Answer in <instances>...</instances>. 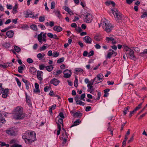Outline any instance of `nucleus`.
<instances>
[{"label":"nucleus","mask_w":147,"mask_h":147,"mask_svg":"<svg viewBox=\"0 0 147 147\" xmlns=\"http://www.w3.org/2000/svg\"><path fill=\"white\" fill-rule=\"evenodd\" d=\"M1 146H5L7 147H8L9 146V145L8 144H6L5 142H2L1 144Z\"/></svg>","instance_id":"nucleus-51"},{"label":"nucleus","mask_w":147,"mask_h":147,"mask_svg":"<svg viewBox=\"0 0 147 147\" xmlns=\"http://www.w3.org/2000/svg\"><path fill=\"white\" fill-rule=\"evenodd\" d=\"M129 55L130 58L134 60H135L136 58L134 55V51L131 49L129 51Z\"/></svg>","instance_id":"nucleus-13"},{"label":"nucleus","mask_w":147,"mask_h":147,"mask_svg":"<svg viewBox=\"0 0 147 147\" xmlns=\"http://www.w3.org/2000/svg\"><path fill=\"white\" fill-rule=\"evenodd\" d=\"M76 30L77 32H81L82 31V29L80 27H78L77 28H76Z\"/></svg>","instance_id":"nucleus-59"},{"label":"nucleus","mask_w":147,"mask_h":147,"mask_svg":"<svg viewBox=\"0 0 147 147\" xmlns=\"http://www.w3.org/2000/svg\"><path fill=\"white\" fill-rule=\"evenodd\" d=\"M29 17H30L31 18H32L34 17V16L32 15V12L29 13L28 12H27V13L25 17L26 18H27Z\"/></svg>","instance_id":"nucleus-27"},{"label":"nucleus","mask_w":147,"mask_h":147,"mask_svg":"<svg viewBox=\"0 0 147 147\" xmlns=\"http://www.w3.org/2000/svg\"><path fill=\"white\" fill-rule=\"evenodd\" d=\"M134 1V0H126V3L127 4L130 5Z\"/></svg>","instance_id":"nucleus-60"},{"label":"nucleus","mask_w":147,"mask_h":147,"mask_svg":"<svg viewBox=\"0 0 147 147\" xmlns=\"http://www.w3.org/2000/svg\"><path fill=\"white\" fill-rule=\"evenodd\" d=\"M55 3L54 1H52L51 3V9H53L55 8Z\"/></svg>","instance_id":"nucleus-42"},{"label":"nucleus","mask_w":147,"mask_h":147,"mask_svg":"<svg viewBox=\"0 0 147 147\" xmlns=\"http://www.w3.org/2000/svg\"><path fill=\"white\" fill-rule=\"evenodd\" d=\"M6 133L11 136H15L17 134L16 130L13 128H9L6 130Z\"/></svg>","instance_id":"nucleus-6"},{"label":"nucleus","mask_w":147,"mask_h":147,"mask_svg":"<svg viewBox=\"0 0 147 147\" xmlns=\"http://www.w3.org/2000/svg\"><path fill=\"white\" fill-rule=\"evenodd\" d=\"M3 46L6 48H9L10 47V44L9 43L5 42Z\"/></svg>","instance_id":"nucleus-45"},{"label":"nucleus","mask_w":147,"mask_h":147,"mask_svg":"<svg viewBox=\"0 0 147 147\" xmlns=\"http://www.w3.org/2000/svg\"><path fill=\"white\" fill-rule=\"evenodd\" d=\"M64 60V57H62L61 58L58 59L57 61V63H61L62 62H63Z\"/></svg>","instance_id":"nucleus-32"},{"label":"nucleus","mask_w":147,"mask_h":147,"mask_svg":"<svg viewBox=\"0 0 147 147\" xmlns=\"http://www.w3.org/2000/svg\"><path fill=\"white\" fill-rule=\"evenodd\" d=\"M85 97V93L82 94L80 98L81 99L83 100L84 101V98Z\"/></svg>","instance_id":"nucleus-57"},{"label":"nucleus","mask_w":147,"mask_h":147,"mask_svg":"<svg viewBox=\"0 0 147 147\" xmlns=\"http://www.w3.org/2000/svg\"><path fill=\"white\" fill-rule=\"evenodd\" d=\"M73 115L74 117H81L82 116V113H80L77 112L76 113H73Z\"/></svg>","instance_id":"nucleus-22"},{"label":"nucleus","mask_w":147,"mask_h":147,"mask_svg":"<svg viewBox=\"0 0 147 147\" xmlns=\"http://www.w3.org/2000/svg\"><path fill=\"white\" fill-rule=\"evenodd\" d=\"M53 30L57 32H60L62 30V28L59 26H55L53 28Z\"/></svg>","instance_id":"nucleus-15"},{"label":"nucleus","mask_w":147,"mask_h":147,"mask_svg":"<svg viewBox=\"0 0 147 147\" xmlns=\"http://www.w3.org/2000/svg\"><path fill=\"white\" fill-rule=\"evenodd\" d=\"M30 28L33 30H37V26L36 25L34 24H33L31 25L30 26Z\"/></svg>","instance_id":"nucleus-29"},{"label":"nucleus","mask_w":147,"mask_h":147,"mask_svg":"<svg viewBox=\"0 0 147 147\" xmlns=\"http://www.w3.org/2000/svg\"><path fill=\"white\" fill-rule=\"evenodd\" d=\"M14 34V32L11 30L7 31L6 33V35L9 38H12L13 37Z\"/></svg>","instance_id":"nucleus-14"},{"label":"nucleus","mask_w":147,"mask_h":147,"mask_svg":"<svg viewBox=\"0 0 147 147\" xmlns=\"http://www.w3.org/2000/svg\"><path fill=\"white\" fill-rule=\"evenodd\" d=\"M45 56V54L44 53H39L37 55L38 58H39V60L42 59L43 57Z\"/></svg>","instance_id":"nucleus-24"},{"label":"nucleus","mask_w":147,"mask_h":147,"mask_svg":"<svg viewBox=\"0 0 147 147\" xmlns=\"http://www.w3.org/2000/svg\"><path fill=\"white\" fill-rule=\"evenodd\" d=\"M48 45L47 44H44L42 47L40 48L39 50L40 51H42L45 50L48 47Z\"/></svg>","instance_id":"nucleus-21"},{"label":"nucleus","mask_w":147,"mask_h":147,"mask_svg":"<svg viewBox=\"0 0 147 147\" xmlns=\"http://www.w3.org/2000/svg\"><path fill=\"white\" fill-rule=\"evenodd\" d=\"M54 12H55V13L57 17L60 18L61 17V15L60 13V11L58 10H54Z\"/></svg>","instance_id":"nucleus-20"},{"label":"nucleus","mask_w":147,"mask_h":147,"mask_svg":"<svg viewBox=\"0 0 147 147\" xmlns=\"http://www.w3.org/2000/svg\"><path fill=\"white\" fill-rule=\"evenodd\" d=\"M77 105H80L84 106L85 105V103L81 101L80 100L78 101V102L77 103Z\"/></svg>","instance_id":"nucleus-48"},{"label":"nucleus","mask_w":147,"mask_h":147,"mask_svg":"<svg viewBox=\"0 0 147 147\" xmlns=\"http://www.w3.org/2000/svg\"><path fill=\"white\" fill-rule=\"evenodd\" d=\"M46 66L44 65L43 64H42L40 65L39 66V69L41 70H42L44 69V68L45 67L46 68Z\"/></svg>","instance_id":"nucleus-52"},{"label":"nucleus","mask_w":147,"mask_h":147,"mask_svg":"<svg viewBox=\"0 0 147 147\" xmlns=\"http://www.w3.org/2000/svg\"><path fill=\"white\" fill-rule=\"evenodd\" d=\"M46 33H45L44 34H43V35H42V38H43L42 39V41H44L45 42H46V41L47 40L46 39Z\"/></svg>","instance_id":"nucleus-39"},{"label":"nucleus","mask_w":147,"mask_h":147,"mask_svg":"<svg viewBox=\"0 0 147 147\" xmlns=\"http://www.w3.org/2000/svg\"><path fill=\"white\" fill-rule=\"evenodd\" d=\"M13 117L16 119H23L25 116L23 113V109L21 106L17 107L13 113Z\"/></svg>","instance_id":"nucleus-2"},{"label":"nucleus","mask_w":147,"mask_h":147,"mask_svg":"<svg viewBox=\"0 0 147 147\" xmlns=\"http://www.w3.org/2000/svg\"><path fill=\"white\" fill-rule=\"evenodd\" d=\"M75 71L78 72H81L82 73L84 71L83 69L80 68H76L75 69Z\"/></svg>","instance_id":"nucleus-34"},{"label":"nucleus","mask_w":147,"mask_h":147,"mask_svg":"<svg viewBox=\"0 0 147 147\" xmlns=\"http://www.w3.org/2000/svg\"><path fill=\"white\" fill-rule=\"evenodd\" d=\"M26 88L27 90H28L30 88V87L31 86V85L30 83L29 82H28V83H27V84H25Z\"/></svg>","instance_id":"nucleus-53"},{"label":"nucleus","mask_w":147,"mask_h":147,"mask_svg":"<svg viewBox=\"0 0 147 147\" xmlns=\"http://www.w3.org/2000/svg\"><path fill=\"white\" fill-rule=\"evenodd\" d=\"M110 51L112 52V55H113V56H115L117 55V53L114 51L113 50L110 49Z\"/></svg>","instance_id":"nucleus-61"},{"label":"nucleus","mask_w":147,"mask_h":147,"mask_svg":"<svg viewBox=\"0 0 147 147\" xmlns=\"http://www.w3.org/2000/svg\"><path fill=\"white\" fill-rule=\"evenodd\" d=\"M114 40V38L113 37H107L106 38V40L108 41V42H109L110 41H112Z\"/></svg>","instance_id":"nucleus-37"},{"label":"nucleus","mask_w":147,"mask_h":147,"mask_svg":"<svg viewBox=\"0 0 147 147\" xmlns=\"http://www.w3.org/2000/svg\"><path fill=\"white\" fill-rule=\"evenodd\" d=\"M144 54H147V49H145L143 52H141L140 53V54L142 56V55Z\"/></svg>","instance_id":"nucleus-62"},{"label":"nucleus","mask_w":147,"mask_h":147,"mask_svg":"<svg viewBox=\"0 0 147 147\" xmlns=\"http://www.w3.org/2000/svg\"><path fill=\"white\" fill-rule=\"evenodd\" d=\"M24 69L23 66H20L18 67V72L20 73H22V71Z\"/></svg>","instance_id":"nucleus-31"},{"label":"nucleus","mask_w":147,"mask_h":147,"mask_svg":"<svg viewBox=\"0 0 147 147\" xmlns=\"http://www.w3.org/2000/svg\"><path fill=\"white\" fill-rule=\"evenodd\" d=\"M43 32H41L38 36V39L39 42H41V40L42 39V34Z\"/></svg>","instance_id":"nucleus-26"},{"label":"nucleus","mask_w":147,"mask_h":147,"mask_svg":"<svg viewBox=\"0 0 147 147\" xmlns=\"http://www.w3.org/2000/svg\"><path fill=\"white\" fill-rule=\"evenodd\" d=\"M14 50H15V51H16L17 53H19L21 51V49L20 47H19L16 46H14Z\"/></svg>","instance_id":"nucleus-28"},{"label":"nucleus","mask_w":147,"mask_h":147,"mask_svg":"<svg viewBox=\"0 0 147 147\" xmlns=\"http://www.w3.org/2000/svg\"><path fill=\"white\" fill-rule=\"evenodd\" d=\"M36 70L33 67L30 68V72L33 74H35L36 73Z\"/></svg>","instance_id":"nucleus-18"},{"label":"nucleus","mask_w":147,"mask_h":147,"mask_svg":"<svg viewBox=\"0 0 147 147\" xmlns=\"http://www.w3.org/2000/svg\"><path fill=\"white\" fill-rule=\"evenodd\" d=\"M47 36L48 37L52 38L54 37V35L51 33H49L47 34Z\"/></svg>","instance_id":"nucleus-54"},{"label":"nucleus","mask_w":147,"mask_h":147,"mask_svg":"<svg viewBox=\"0 0 147 147\" xmlns=\"http://www.w3.org/2000/svg\"><path fill=\"white\" fill-rule=\"evenodd\" d=\"M38 27L41 28L42 30H45L46 29V28L45 26L42 24H40L38 26Z\"/></svg>","instance_id":"nucleus-56"},{"label":"nucleus","mask_w":147,"mask_h":147,"mask_svg":"<svg viewBox=\"0 0 147 147\" xmlns=\"http://www.w3.org/2000/svg\"><path fill=\"white\" fill-rule=\"evenodd\" d=\"M102 23L103 25H102V27L103 28H105V31L107 32H110L113 27L111 24L108 23L107 22L103 20H102L101 21V24H102Z\"/></svg>","instance_id":"nucleus-3"},{"label":"nucleus","mask_w":147,"mask_h":147,"mask_svg":"<svg viewBox=\"0 0 147 147\" xmlns=\"http://www.w3.org/2000/svg\"><path fill=\"white\" fill-rule=\"evenodd\" d=\"M80 122L81 121L80 119H77L74 122V124L71 126V127L79 125L80 123Z\"/></svg>","instance_id":"nucleus-23"},{"label":"nucleus","mask_w":147,"mask_h":147,"mask_svg":"<svg viewBox=\"0 0 147 147\" xmlns=\"http://www.w3.org/2000/svg\"><path fill=\"white\" fill-rule=\"evenodd\" d=\"M15 80L17 82L18 85L20 87L21 85V83L18 78H16Z\"/></svg>","instance_id":"nucleus-43"},{"label":"nucleus","mask_w":147,"mask_h":147,"mask_svg":"<svg viewBox=\"0 0 147 147\" xmlns=\"http://www.w3.org/2000/svg\"><path fill=\"white\" fill-rule=\"evenodd\" d=\"M35 138V134L33 131H27L22 135V138L25 140L26 143L27 144L34 142Z\"/></svg>","instance_id":"nucleus-1"},{"label":"nucleus","mask_w":147,"mask_h":147,"mask_svg":"<svg viewBox=\"0 0 147 147\" xmlns=\"http://www.w3.org/2000/svg\"><path fill=\"white\" fill-rule=\"evenodd\" d=\"M12 63H6L3 64H0V67L3 69L7 68L8 67L12 65Z\"/></svg>","instance_id":"nucleus-10"},{"label":"nucleus","mask_w":147,"mask_h":147,"mask_svg":"<svg viewBox=\"0 0 147 147\" xmlns=\"http://www.w3.org/2000/svg\"><path fill=\"white\" fill-rule=\"evenodd\" d=\"M22 146L18 144H14L12 145L11 147H21Z\"/></svg>","instance_id":"nucleus-64"},{"label":"nucleus","mask_w":147,"mask_h":147,"mask_svg":"<svg viewBox=\"0 0 147 147\" xmlns=\"http://www.w3.org/2000/svg\"><path fill=\"white\" fill-rule=\"evenodd\" d=\"M26 102L29 104H30V98L28 96L26 93Z\"/></svg>","instance_id":"nucleus-38"},{"label":"nucleus","mask_w":147,"mask_h":147,"mask_svg":"<svg viewBox=\"0 0 147 147\" xmlns=\"http://www.w3.org/2000/svg\"><path fill=\"white\" fill-rule=\"evenodd\" d=\"M18 8L17 4H15V5L13 7L12 12L13 14H15L18 12L17 9Z\"/></svg>","instance_id":"nucleus-17"},{"label":"nucleus","mask_w":147,"mask_h":147,"mask_svg":"<svg viewBox=\"0 0 147 147\" xmlns=\"http://www.w3.org/2000/svg\"><path fill=\"white\" fill-rule=\"evenodd\" d=\"M3 91L2 92V96L4 98H6L7 97L8 95V92L9 91L8 89H5L4 90V89L3 88Z\"/></svg>","instance_id":"nucleus-12"},{"label":"nucleus","mask_w":147,"mask_h":147,"mask_svg":"<svg viewBox=\"0 0 147 147\" xmlns=\"http://www.w3.org/2000/svg\"><path fill=\"white\" fill-rule=\"evenodd\" d=\"M59 55V53L56 51H54L52 54V56L54 57H57Z\"/></svg>","instance_id":"nucleus-33"},{"label":"nucleus","mask_w":147,"mask_h":147,"mask_svg":"<svg viewBox=\"0 0 147 147\" xmlns=\"http://www.w3.org/2000/svg\"><path fill=\"white\" fill-rule=\"evenodd\" d=\"M113 14L115 16L114 13L116 16L117 20H121L122 18L123 15L117 9H112Z\"/></svg>","instance_id":"nucleus-5"},{"label":"nucleus","mask_w":147,"mask_h":147,"mask_svg":"<svg viewBox=\"0 0 147 147\" xmlns=\"http://www.w3.org/2000/svg\"><path fill=\"white\" fill-rule=\"evenodd\" d=\"M59 82L60 81L59 80L55 78H54L51 80L50 82L51 84H53L55 86H57L58 85Z\"/></svg>","instance_id":"nucleus-8"},{"label":"nucleus","mask_w":147,"mask_h":147,"mask_svg":"<svg viewBox=\"0 0 147 147\" xmlns=\"http://www.w3.org/2000/svg\"><path fill=\"white\" fill-rule=\"evenodd\" d=\"M88 53V57H90L93 56L94 54V52L93 50L91 51Z\"/></svg>","instance_id":"nucleus-41"},{"label":"nucleus","mask_w":147,"mask_h":147,"mask_svg":"<svg viewBox=\"0 0 147 147\" xmlns=\"http://www.w3.org/2000/svg\"><path fill=\"white\" fill-rule=\"evenodd\" d=\"M43 75V72L42 71H38L37 73V77L38 80L41 81L42 80V76Z\"/></svg>","instance_id":"nucleus-9"},{"label":"nucleus","mask_w":147,"mask_h":147,"mask_svg":"<svg viewBox=\"0 0 147 147\" xmlns=\"http://www.w3.org/2000/svg\"><path fill=\"white\" fill-rule=\"evenodd\" d=\"M94 39L96 41H99L101 40V38L98 36H95L94 37Z\"/></svg>","instance_id":"nucleus-47"},{"label":"nucleus","mask_w":147,"mask_h":147,"mask_svg":"<svg viewBox=\"0 0 147 147\" xmlns=\"http://www.w3.org/2000/svg\"><path fill=\"white\" fill-rule=\"evenodd\" d=\"M78 85V80L76 78H75L74 82V86L76 87H77Z\"/></svg>","instance_id":"nucleus-35"},{"label":"nucleus","mask_w":147,"mask_h":147,"mask_svg":"<svg viewBox=\"0 0 147 147\" xmlns=\"http://www.w3.org/2000/svg\"><path fill=\"white\" fill-rule=\"evenodd\" d=\"M101 80L99 78V77H98L97 76L94 78L93 80V82H95V84H98L99 82H101L102 81H100Z\"/></svg>","instance_id":"nucleus-16"},{"label":"nucleus","mask_w":147,"mask_h":147,"mask_svg":"<svg viewBox=\"0 0 147 147\" xmlns=\"http://www.w3.org/2000/svg\"><path fill=\"white\" fill-rule=\"evenodd\" d=\"M45 20V18L44 16H40L39 18V21L40 22H43Z\"/></svg>","instance_id":"nucleus-36"},{"label":"nucleus","mask_w":147,"mask_h":147,"mask_svg":"<svg viewBox=\"0 0 147 147\" xmlns=\"http://www.w3.org/2000/svg\"><path fill=\"white\" fill-rule=\"evenodd\" d=\"M85 17L84 21L86 23H89L91 22L93 19V16L89 13L86 12L83 14Z\"/></svg>","instance_id":"nucleus-4"},{"label":"nucleus","mask_w":147,"mask_h":147,"mask_svg":"<svg viewBox=\"0 0 147 147\" xmlns=\"http://www.w3.org/2000/svg\"><path fill=\"white\" fill-rule=\"evenodd\" d=\"M147 16V11L143 13V14L141 16V18H144Z\"/></svg>","instance_id":"nucleus-40"},{"label":"nucleus","mask_w":147,"mask_h":147,"mask_svg":"<svg viewBox=\"0 0 147 147\" xmlns=\"http://www.w3.org/2000/svg\"><path fill=\"white\" fill-rule=\"evenodd\" d=\"M53 65H51L49 66H46V68L47 70L49 71V72H50L51 71L53 68Z\"/></svg>","instance_id":"nucleus-19"},{"label":"nucleus","mask_w":147,"mask_h":147,"mask_svg":"<svg viewBox=\"0 0 147 147\" xmlns=\"http://www.w3.org/2000/svg\"><path fill=\"white\" fill-rule=\"evenodd\" d=\"M63 9L67 12L69 11L70 9L68 7L66 6H64L63 7Z\"/></svg>","instance_id":"nucleus-44"},{"label":"nucleus","mask_w":147,"mask_h":147,"mask_svg":"<svg viewBox=\"0 0 147 147\" xmlns=\"http://www.w3.org/2000/svg\"><path fill=\"white\" fill-rule=\"evenodd\" d=\"M112 55V52L110 51V49L109 50V52L107 54V57L110 58L111 56Z\"/></svg>","instance_id":"nucleus-46"},{"label":"nucleus","mask_w":147,"mask_h":147,"mask_svg":"<svg viewBox=\"0 0 147 147\" xmlns=\"http://www.w3.org/2000/svg\"><path fill=\"white\" fill-rule=\"evenodd\" d=\"M62 72V71L61 70H59L56 71V74H54V75H58V74H60Z\"/></svg>","instance_id":"nucleus-50"},{"label":"nucleus","mask_w":147,"mask_h":147,"mask_svg":"<svg viewBox=\"0 0 147 147\" xmlns=\"http://www.w3.org/2000/svg\"><path fill=\"white\" fill-rule=\"evenodd\" d=\"M97 76L98 77H99V78H100V79L101 80V81H102V79L104 77V76L102 74H98L97 75Z\"/></svg>","instance_id":"nucleus-49"},{"label":"nucleus","mask_w":147,"mask_h":147,"mask_svg":"<svg viewBox=\"0 0 147 147\" xmlns=\"http://www.w3.org/2000/svg\"><path fill=\"white\" fill-rule=\"evenodd\" d=\"M147 107V104L146 105V106L143 108L142 109V110H141L140 112H139L138 113V115H139L140 114V113H142V112H143V111L144 110L146 109V107Z\"/></svg>","instance_id":"nucleus-58"},{"label":"nucleus","mask_w":147,"mask_h":147,"mask_svg":"<svg viewBox=\"0 0 147 147\" xmlns=\"http://www.w3.org/2000/svg\"><path fill=\"white\" fill-rule=\"evenodd\" d=\"M56 107V105H53L49 108V110L50 113H52V110L54 109Z\"/></svg>","instance_id":"nucleus-25"},{"label":"nucleus","mask_w":147,"mask_h":147,"mask_svg":"<svg viewBox=\"0 0 147 147\" xmlns=\"http://www.w3.org/2000/svg\"><path fill=\"white\" fill-rule=\"evenodd\" d=\"M27 62L29 63H32L33 62V60L30 58H28L27 60Z\"/></svg>","instance_id":"nucleus-55"},{"label":"nucleus","mask_w":147,"mask_h":147,"mask_svg":"<svg viewBox=\"0 0 147 147\" xmlns=\"http://www.w3.org/2000/svg\"><path fill=\"white\" fill-rule=\"evenodd\" d=\"M63 77L65 78H69L71 74V72L69 70L67 69H65L63 71Z\"/></svg>","instance_id":"nucleus-7"},{"label":"nucleus","mask_w":147,"mask_h":147,"mask_svg":"<svg viewBox=\"0 0 147 147\" xmlns=\"http://www.w3.org/2000/svg\"><path fill=\"white\" fill-rule=\"evenodd\" d=\"M5 121H6L5 119L0 117V127L2 125V124L1 123H4V122H5Z\"/></svg>","instance_id":"nucleus-30"},{"label":"nucleus","mask_w":147,"mask_h":147,"mask_svg":"<svg viewBox=\"0 0 147 147\" xmlns=\"http://www.w3.org/2000/svg\"><path fill=\"white\" fill-rule=\"evenodd\" d=\"M59 116L61 118L63 119H64L65 117L64 116L63 114V113L61 112L59 113Z\"/></svg>","instance_id":"nucleus-63"},{"label":"nucleus","mask_w":147,"mask_h":147,"mask_svg":"<svg viewBox=\"0 0 147 147\" xmlns=\"http://www.w3.org/2000/svg\"><path fill=\"white\" fill-rule=\"evenodd\" d=\"M83 39L87 43L90 44L92 42L91 38L88 36L84 37Z\"/></svg>","instance_id":"nucleus-11"}]
</instances>
